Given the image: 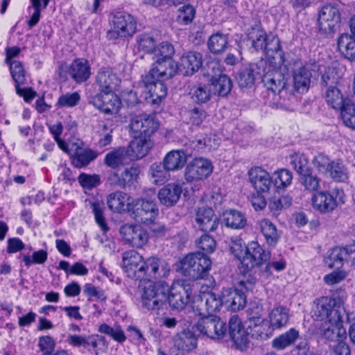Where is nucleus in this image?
<instances>
[{"label":"nucleus","mask_w":355,"mask_h":355,"mask_svg":"<svg viewBox=\"0 0 355 355\" xmlns=\"http://www.w3.org/2000/svg\"><path fill=\"white\" fill-rule=\"evenodd\" d=\"M349 314L344 308V302L339 297H322L315 302L314 315L319 320H325L321 327L324 338L329 341L339 342L346 338L347 332L343 327V315Z\"/></svg>","instance_id":"obj_1"},{"label":"nucleus","mask_w":355,"mask_h":355,"mask_svg":"<svg viewBox=\"0 0 355 355\" xmlns=\"http://www.w3.org/2000/svg\"><path fill=\"white\" fill-rule=\"evenodd\" d=\"M169 272L170 267L165 261L156 257L144 260L139 254L135 253V277L139 283L166 277Z\"/></svg>","instance_id":"obj_2"},{"label":"nucleus","mask_w":355,"mask_h":355,"mask_svg":"<svg viewBox=\"0 0 355 355\" xmlns=\"http://www.w3.org/2000/svg\"><path fill=\"white\" fill-rule=\"evenodd\" d=\"M143 306L149 311L158 312L166 306L168 285L165 282H147L139 284Z\"/></svg>","instance_id":"obj_3"},{"label":"nucleus","mask_w":355,"mask_h":355,"mask_svg":"<svg viewBox=\"0 0 355 355\" xmlns=\"http://www.w3.org/2000/svg\"><path fill=\"white\" fill-rule=\"evenodd\" d=\"M261 80L268 90L275 94H279L281 98H286L292 93V89H289L290 87L286 82L282 67L273 64L271 60L266 61Z\"/></svg>","instance_id":"obj_4"},{"label":"nucleus","mask_w":355,"mask_h":355,"mask_svg":"<svg viewBox=\"0 0 355 355\" xmlns=\"http://www.w3.org/2000/svg\"><path fill=\"white\" fill-rule=\"evenodd\" d=\"M182 272L192 279L205 278L211 267L210 259L201 252L191 253L180 261Z\"/></svg>","instance_id":"obj_5"},{"label":"nucleus","mask_w":355,"mask_h":355,"mask_svg":"<svg viewBox=\"0 0 355 355\" xmlns=\"http://www.w3.org/2000/svg\"><path fill=\"white\" fill-rule=\"evenodd\" d=\"M345 202L344 191L334 188L331 191H320L313 194L311 203L314 209L320 214H328Z\"/></svg>","instance_id":"obj_6"},{"label":"nucleus","mask_w":355,"mask_h":355,"mask_svg":"<svg viewBox=\"0 0 355 355\" xmlns=\"http://www.w3.org/2000/svg\"><path fill=\"white\" fill-rule=\"evenodd\" d=\"M341 14L337 3L324 5L318 12V24L320 32L326 35H332L339 27Z\"/></svg>","instance_id":"obj_7"},{"label":"nucleus","mask_w":355,"mask_h":355,"mask_svg":"<svg viewBox=\"0 0 355 355\" xmlns=\"http://www.w3.org/2000/svg\"><path fill=\"white\" fill-rule=\"evenodd\" d=\"M211 162L205 157H196L186 166L184 180L187 183H194L203 181L209 178L213 172Z\"/></svg>","instance_id":"obj_8"},{"label":"nucleus","mask_w":355,"mask_h":355,"mask_svg":"<svg viewBox=\"0 0 355 355\" xmlns=\"http://www.w3.org/2000/svg\"><path fill=\"white\" fill-rule=\"evenodd\" d=\"M191 295V285L186 280H178L168 288L167 300L173 309L182 310L189 302Z\"/></svg>","instance_id":"obj_9"},{"label":"nucleus","mask_w":355,"mask_h":355,"mask_svg":"<svg viewBox=\"0 0 355 355\" xmlns=\"http://www.w3.org/2000/svg\"><path fill=\"white\" fill-rule=\"evenodd\" d=\"M194 328L200 334L205 335L211 338H223L227 332V327L225 322L214 315H202Z\"/></svg>","instance_id":"obj_10"},{"label":"nucleus","mask_w":355,"mask_h":355,"mask_svg":"<svg viewBox=\"0 0 355 355\" xmlns=\"http://www.w3.org/2000/svg\"><path fill=\"white\" fill-rule=\"evenodd\" d=\"M132 16L124 12H117L110 18V28L107 32L109 40L130 35Z\"/></svg>","instance_id":"obj_11"},{"label":"nucleus","mask_w":355,"mask_h":355,"mask_svg":"<svg viewBox=\"0 0 355 355\" xmlns=\"http://www.w3.org/2000/svg\"><path fill=\"white\" fill-rule=\"evenodd\" d=\"M270 258V252L263 250L257 241L249 243L245 249V255L241 259V266L244 271L255 266L266 263Z\"/></svg>","instance_id":"obj_12"},{"label":"nucleus","mask_w":355,"mask_h":355,"mask_svg":"<svg viewBox=\"0 0 355 355\" xmlns=\"http://www.w3.org/2000/svg\"><path fill=\"white\" fill-rule=\"evenodd\" d=\"M223 305L222 295L217 296L211 292L202 293L193 301V308L200 315H213Z\"/></svg>","instance_id":"obj_13"},{"label":"nucleus","mask_w":355,"mask_h":355,"mask_svg":"<svg viewBox=\"0 0 355 355\" xmlns=\"http://www.w3.org/2000/svg\"><path fill=\"white\" fill-rule=\"evenodd\" d=\"M289 69L291 71L295 89L300 93L307 92L312 76L309 68L304 65L300 60H295L289 64Z\"/></svg>","instance_id":"obj_14"},{"label":"nucleus","mask_w":355,"mask_h":355,"mask_svg":"<svg viewBox=\"0 0 355 355\" xmlns=\"http://www.w3.org/2000/svg\"><path fill=\"white\" fill-rule=\"evenodd\" d=\"M252 46L257 51H261L267 54L269 52L277 51L280 45L278 38L272 34H267L261 29L254 30L249 34Z\"/></svg>","instance_id":"obj_15"},{"label":"nucleus","mask_w":355,"mask_h":355,"mask_svg":"<svg viewBox=\"0 0 355 355\" xmlns=\"http://www.w3.org/2000/svg\"><path fill=\"white\" fill-rule=\"evenodd\" d=\"M132 141L128 146L115 148L109 152L105 157V164L114 169L129 165L133 161Z\"/></svg>","instance_id":"obj_16"},{"label":"nucleus","mask_w":355,"mask_h":355,"mask_svg":"<svg viewBox=\"0 0 355 355\" xmlns=\"http://www.w3.org/2000/svg\"><path fill=\"white\" fill-rule=\"evenodd\" d=\"M120 83V78L110 68H101L96 76V84L99 93L115 92Z\"/></svg>","instance_id":"obj_17"},{"label":"nucleus","mask_w":355,"mask_h":355,"mask_svg":"<svg viewBox=\"0 0 355 355\" xmlns=\"http://www.w3.org/2000/svg\"><path fill=\"white\" fill-rule=\"evenodd\" d=\"M92 103L95 107L107 114H116L121 105L115 92L98 93L93 98Z\"/></svg>","instance_id":"obj_18"},{"label":"nucleus","mask_w":355,"mask_h":355,"mask_svg":"<svg viewBox=\"0 0 355 355\" xmlns=\"http://www.w3.org/2000/svg\"><path fill=\"white\" fill-rule=\"evenodd\" d=\"M159 123L154 114H142L135 117V135L150 139L159 128Z\"/></svg>","instance_id":"obj_19"},{"label":"nucleus","mask_w":355,"mask_h":355,"mask_svg":"<svg viewBox=\"0 0 355 355\" xmlns=\"http://www.w3.org/2000/svg\"><path fill=\"white\" fill-rule=\"evenodd\" d=\"M159 213L156 203L149 199H139L135 202V220L150 223L155 220Z\"/></svg>","instance_id":"obj_20"},{"label":"nucleus","mask_w":355,"mask_h":355,"mask_svg":"<svg viewBox=\"0 0 355 355\" xmlns=\"http://www.w3.org/2000/svg\"><path fill=\"white\" fill-rule=\"evenodd\" d=\"M266 66V61L261 60L257 63L250 64L242 69L237 78L239 85L241 87H252L256 80L261 79L262 72H264Z\"/></svg>","instance_id":"obj_21"},{"label":"nucleus","mask_w":355,"mask_h":355,"mask_svg":"<svg viewBox=\"0 0 355 355\" xmlns=\"http://www.w3.org/2000/svg\"><path fill=\"white\" fill-rule=\"evenodd\" d=\"M249 181L258 193H268L272 187L269 173L260 166L251 168L248 173Z\"/></svg>","instance_id":"obj_22"},{"label":"nucleus","mask_w":355,"mask_h":355,"mask_svg":"<svg viewBox=\"0 0 355 355\" xmlns=\"http://www.w3.org/2000/svg\"><path fill=\"white\" fill-rule=\"evenodd\" d=\"M229 334L238 349L244 350L248 347L249 333L245 330L237 315H233L229 320Z\"/></svg>","instance_id":"obj_23"},{"label":"nucleus","mask_w":355,"mask_h":355,"mask_svg":"<svg viewBox=\"0 0 355 355\" xmlns=\"http://www.w3.org/2000/svg\"><path fill=\"white\" fill-rule=\"evenodd\" d=\"M153 60L155 61L153 67L144 78L164 81L175 74L177 64L175 62H166L160 58Z\"/></svg>","instance_id":"obj_24"},{"label":"nucleus","mask_w":355,"mask_h":355,"mask_svg":"<svg viewBox=\"0 0 355 355\" xmlns=\"http://www.w3.org/2000/svg\"><path fill=\"white\" fill-rule=\"evenodd\" d=\"M354 252L355 242L345 247H335L329 252L324 261L329 268H340L343 266L344 261Z\"/></svg>","instance_id":"obj_25"},{"label":"nucleus","mask_w":355,"mask_h":355,"mask_svg":"<svg viewBox=\"0 0 355 355\" xmlns=\"http://www.w3.org/2000/svg\"><path fill=\"white\" fill-rule=\"evenodd\" d=\"M202 58V55L200 53L188 52L182 55L176 69L184 76H191L201 67Z\"/></svg>","instance_id":"obj_26"},{"label":"nucleus","mask_w":355,"mask_h":355,"mask_svg":"<svg viewBox=\"0 0 355 355\" xmlns=\"http://www.w3.org/2000/svg\"><path fill=\"white\" fill-rule=\"evenodd\" d=\"M195 220L199 229L203 232H214L218 225V218L214 211L207 207L197 209Z\"/></svg>","instance_id":"obj_27"},{"label":"nucleus","mask_w":355,"mask_h":355,"mask_svg":"<svg viewBox=\"0 0 355 355\" xmlns=\"http://www.w3.org/2000/svg\"><path fill=\"white\" fill-rule=\"evenodd\" d=\"M223 305L232 311L243 309L246 304V296L243 292L236 288H224L222 291Z\"/></svg>","instance_id":"obj_28"},{"label":"nucleus","mask_w":355,"mask_h":355,"mask_svg":"<svg viewBox=\"0 0 355 355\" xmlns=\"http://www.w3.org/2000/svg\"><path fill=\"white\" fill-rule=\"evenodd\" d=\"M182 186L183 183L176 182L163 187L157 194L159 202L166 207L175 205L180 198Z\"/></svg>","instance_id":"obj_29"},{"label":"nucleus","mask_w":355,"mask_h":355,"mask_svg":"<svg viewBox=\"0 0 355 355\" xmlns=\"http://www.w3.org/2000/svg\"><path fill=\"white\" fill-rule=\"evenodd\" d=\"M107 206L114 212L131 211L133 209V198L121 191L110 193L107 198Z\"/></svg>","instance_id":"obj_30"},{"label":"nucleus","mask_w":355,"mask_h":355,"mask_svg":"<svg viewBox=\"0 0 355 355\" xmlns=\"http://www.w3.org/2000/svg\"><path fill=\"white\" fill-rule=\"evenodd\" d=\"M146 88L148 89V96L146 97V100L152 104H159L167 94V88L162 80H157L147 78H143Z\"/></svg>","instance_id":"obj_31"},{"label":"nucleus","mask_w":355,"mask_h":355,"mask_svg":"<svg viewBox=\"0 0 355 355\" xmlns=\"http://www.w3.org/2000/svg\"><path fill=\"white\" fill-rule=\"evenodd\" d=\"M69 73L77 83L87 81L91 76V67L87 60L77 58L71 64Z\"/></svg>","instance_id":"obj_32"},{"label":"nucleus","mask_w":355,"mask_h":355,"mask_svg":"<svg viewBox=\"0 0 355 355\" xmlns=\"http://www.w3.org/2000/svg\"><path fill=\"white\" fill-rule=\"evenodd\" d=\"M337 48L346 59L355 61V38L349 33H342L337 39Z\"/></svg>","instance_id":"obj_33"},{"label":"nucleus","mask_w":355,"mask_h":355,"mask_svg":"<svg viewBox=\"0 0 355 355\" xmlns=\"http://www.w3.org/2000/svg\"><path fill=\"white\" fill-rule=\"evenodd\" d=\"M187 159V155L183 150H171L165 156L163 164L168 171H178L185 165Z\"/></svg>","instance_id":"obj_34"},{"label":"nucleus","mask_w":355,"mask_h":355,"mask_svg":"<svg viewBox=\"0 0 355 355\" xmlns=\"http://www.w3.org/2000/svg\"><path fill=\"white\" fill-rule=\"evenodd\" d=\"M349 171L347 166L340 159H334L325 178L336 182H345L349 179Z\"/></svg>","instance_id":"obj_35"},{"label":"nucleus","mask_w":355,"mask_h":355,"mask_svg":"<svg viewBox=\"0 0 355 355\" xmlns=\"http://www.w3.org/2000/svg\"><path fill=\"white\" fill-rule=\"evenodd\" d=\"M259 227L266 243L270 246H275L281 237V232L276 226L268 219H262L259 223Z\"/></svg>","instance_id":"obj_36"},{"label":"nucleus","mask_w":355,"mask_h":355,"mask_svg":"<svg viewBox=\"0 0 355 355\" xmlns=\"http://www.w3.org/2000/svg\"><path fill=\"white\" fill-rule=\"evenodd\" d=\"M174 345L184 352L191 351L197 346V337L193 331L184 330L175 337Z\"/></svg>","instance_id":"obj_37"},{"label":"nucleus","mask_w":355,"mask_h":355,"mask_svg":"<svg viewBox=\"0 0 355 355\" xmlns=\"http://www.w3.org/2000/svg\"><path fill=\"white\" fill-rule=\"evenodd\" d=\"M289 310L283 306L274 307L269 313L270 326L273 329L285 327L289 320Z\"/></svg>","instance_id":"obj_38"},{"label":"nucleus","mask_w":355,"mask_h":355,"mask_svg":"<svg viewBox=\"0 0 355 355\" xmlns=\"http://www.w3.org/2000/svg\"><path fill=\"white\" fill-rule=\"evenodd\" d=\"M222 223L227 227L241 230L246 225V218L242 212L230 209L223 213Z\"/></svg>","instance_id":"obj_39"},{"label":"nucleus","mask_w":355,"mask_h":355,"mask_svg":"<svg viewBox=\"0 0 355 355\" xmlns=\"http://www.w3.org/2000/svg\"><path fill=\"white\" fill-rule=\"evenodd\" d=\"M324 99L327 104L334 110H339L345 104L347 98H344L341 91L334 85H330L326 90Z\"/></svg>","instance_id":"obj_40"},{"label":"nucleus","mask_w":355,"mask_h":355,"mask_svg":"<svg viewBox=\"0 0 355 355\" xmlns=\"http://www.w3.org/2000/svg\"><path fill=\"white\" fill-rule=\"evenodd\" d=\"M73 153L72 162L78 168H82L88 165L90 162L96 157V154L92 150L76 146Z\"/></svg>","instance_id":"obj_41"},{"label":"nucleus","mask_w":355,"mask_h":355,"mask_svg":"<svg viewBox=\"0 0 355 355\" xmlns=\"http://www.w3.org/2000/svg\"><path fill=\"white\" fill-rule=\"evenodd\" d=\"M299 331L294 328H291L275 338L272 340V346L277 349H284L293 344L299 338Z\"/></svg>","instance_id":"obj_42"},{"label":"nucleus","mask_w":355,"mask_h":355,"mask_svg":"<svg viewBox=\"0 0 355 355\" xmlns=\"http://www.w3.org/2000/svg\"><path fill=\"white\" fill-rule=\"evenodd\" d=\"M228 42V35L217 32L209 37L208 47L213 53H220L226 49Z\"/></svg>","instance_id":"obj_43"},{"label":"nucleus","mask_w":355,"mask_h":355,"mask_svg":"<svg viewBox=\"0 0 355 355\" xmlns=\"http://www.w3.org/2000/svg\"><path fill=\"white\" fill-rule=\"evenodd\" d=\"M175 53L173 44L168 42H162L153 51V59L160 58L164 62H174L172 57Z\"/></svg>","instance_id":"obj_44"},{"label":"nucleus","mask_w":355,"mask_h":355,"mask_svg":"<svg viewBox=\"0 0 355 355\" xmlns=\"http://www.w3.org/2000/svg\"><path fill=\"white\" fill-rule=\"evenodd\" d=\"M338 110L340 111V117L345 126L355 130V105L352 101L347 100L345 104Z\"/></svg>","instance_id":"obj_45"},{"label":"nucleus","mask_w":355,"mask_h":355,"mask_svg":"<svg viewBox=\"0 0 355 355\" xmlns=\"http://www.w3.org/2000/svg\"><path fill=\"white\" fill-rule=\"evenodd\" d=\"M191 99L196 103H205L209 101L211 92L209 87L202 84L193 85L189 90Z\"/></svg>","instance_id":"obj_46"},{"label":"nucleus","mask_w":355,"mask_h":355,"mask_svg":"<svg viewBox=\"0 0 355 355\" xmlns=\"http://www.w3.org/2000/svg\"><path fill=\"white\" fill-rule=\"evenodd\" d=\"M272 178V184L277 189H285L291 185L293 180L292 172L288 169L282 168L275 171Z\"/></svg>","instance_id":"obj_47"},{"label":"nucleus","mask_w":355,"mask_h":355,"mask_svg":"<svg viewBox=\"0 0 355 355\" xmlns=\"http://www.w3.org/2000/svg\"><path fill=\"white\" fill-rule=\"evenodd\" d=\"M153 146L149 138L135 135V159L145 157Z\"/></svg>","instance_id":"obj_48"},{"label":"nucleus","mask_w":355,"mask_h":355,"mask_svg":"<svg viewBox=\"0 0 355 355\" xmlns=\"http://www.w3.org/2000/svg\"><path fill=\"white\" fill-rule=\"evenodd\" d=\"M334 159L324 153H318L313 156L311 163L313 168L324 177Z\"/></svg>","instance_id":"obj_49"},{"label":"nucleus","mask_w":355,"mask_h":355,"mask_svg":"<svg viewBox=\"0 0 355 355\" xmlns=\"http://www.w3.org/2000/svg\"><path fill=\"white\" fill-rule=\"evenodd\" d=\"M195 15V8L190 4H185L178 8L176 21L180 25H188L193 21Z\"/></svg>","instance_id":"obj_50"},{"label":"nucleus","mask_w":355,"mask_h":355,"mask_svg":"<svg viewBox=\"0 0 355 355\" xmlns=\"http://www.w3.org/2000/svg\"><path fill=\"white\" fill-rule=\"evenodd\" d=\"M205 117V112L203 110L198 107L187 110L182 113V119L187 123L193 125H200Z\"/></svg>","instance_id":"obj_51"},{"label":"nucleus","mask_w":355,"mask_h":355,"mask_svg":"<svg viewBox=\"0 0 355 355\" xmlns=\"http://www.w3.org/2000/svg\"><path fill=\"white\" fill-rule=\"evenodd\" d=\"M83 292L89 302H105L107 300L105 291L91 283H87L83 286Z\"/></svg>","instance_id":"obj_52"},{"label":"nucleus","mask_w":355,"mask_h":355,"mask_svg":"<svg viewBox=\"0 0 355 355\" xmlns=\"http://www.w3.org/2000/svg\"><path fill=\"white\" fill-rule=\"evenodd\" d=\"M168 170L162 164L154 163L150 166V173L153 182L156 185L164 184L169 179Z\"/></svg>","instance_id":"obj_53"},{"label":"nucleus","mask_w":355,"mask_h":355,"mask_svg":"<svg viewBox=\"0 0 355 355\" xmlns=\"http://www.w3.org/2000/svg\"><path fill=\"white\" fill-rule=\"evenodd\" d=\"M80 101V96L77 92L66 93L60 95L55 103L57 108H72L76 107Z\"/></svg>","instance_id":"obj_54"},{"label":"nucleus","mask_w":355,"mask_h":355,"mask_svg":"<svg viewBox=\"0 0 355 355\" xmlns=\"http://www.w3.org/2000/svg\"><path fill=\"white\" fill-rule=\"evenodd\" d=\"M290 159L291 164L300 175L311 172V169L309 166L308 159L304 154L295 153L291 155Z\"/></svg>","instance_id":"obj_55"},{"label":"nucleus","mask_w":355,"mask_h":355,"mask_svg":"<svg viewBox=\"0 0 355 355\" xmlns=\"http://www.w3.org/2000/svg\"><path fill=\"white\" fill-rule=\"evenodd\" d=\"M98 331L110 336L113 340L119 343H122L126 339L124 331L118 325L110 327L107 324H102L98 327Z\"/></svg>","instance_id":"obj_56"},{"label":"nucleus","mask_w":355,"mask_h":355,"mask_svg":"<svg viewBox=\"0 0 355 355\" xmlns=\"http://www.w3.org/2000/svg\"><path fill=\"white\" fill-rule=\"evenodd\" d=\"M291 204L292 198L290 196H282L279 198H271L268 207L274 215H278L282 209L289 207Z\"/></svg>","instance_id":"obj_57"},{"label":"nucleus","mask_w":355,"mask_h":355,"mask_svg":"<svg viewBox=\"0 0 355 355\" xmlns=\"http://www.w3.org/2000/svg\"><path fill=\"white\" fill-rule=\"evenodd\" d=\"M214 91L219 96H225L231 91L232 81L226 75L221 74L219 77L212 83Z\"/></svg>","instance_id":"obj_58"},{"label":"nucleus","mask_w":355,"mask_h":355,"mask_svg":"<svg viewBox=\"0 0 355 355\" xmlns=\"http://www.w3.org/2000/svg\"><path fill=\"white\" fill-rule=\"evenodd\" d=\"M22 261L26 266L29 267L33 264H43L46 262L48 254L44 250H40L33 253L32 256L29 254H21Z\"/></svg>","instance_id":"obj_59"},{"label":"nucleus","mask_w":355,"mask_h":355,"mask_svg":"<svg viewBox=\"0 0 355 355\" xmlns=\"http://www.w3.org/2000/svg\"><path fill=\"white\" fill-rule=\"evenodd\" d=\"M10 67V71L15 85H26V77L23 64L21 62H12Z\"/></svg>","instance_id":"obj_60"},{"label":"nucleus","mask_w":355,"mask_h":355,"mask_svg":"<svg viewBox=\"0 0 355 355\" xmlns=\"http://www.w3.org/2000/svg\"><path fill=\"white\" fill-rule=\"evenodd\" d=\"M299 180L307 191H315L320 187V180L317 175H313L312 171L301 175Z\"/></svg>","instance_id":"obj_61"},{"label":"nucleus","mask_w":355,"mask_h":355,"mask_svg":"<svg viewBox=\"0 0 355 355\" xmlns=\"http://www.w3.org/2000/svg\"><path fill=\"white\" fill-rule=\"evenodd\" d=\"M133 167L131 166L130 168H126L121 172L119 175L117 173H114L110 180H113V182L121 187H125L132 184L133 179Z\"/></svg>","instance_id":"obj_62"},{"label":"nucleus","mask_w":355,"mask_h":355,"mask_svg":"<svg viewBox=\"0 0 355 355\" xmlns=\"http://www.w3.org/2000/svg\"><path fill=\"white\" fill-rule=\"evenodd\" d=\"M56 343L50 336H42L38 339V347L42 352V355H52L54 353Z\"/></svg>","instance_id":"obj_63"},{"label":"nucleus","mask_w":355,"mask_h":355,"mask_svg":"<svg viewBox=\"0 0 355 355\" xmlns=\"http://www.w3.org/2000/svg\"><path fill=\"white\" fill-rule=\"evenodd\" d=\"M92 211L94 214L96 223L100 227L101 230L104 233H106L109 230V227L107 226L105 218L104 216L103 206L101 205L99 202H96L92 204Z\"/></svg>","instance_id":"obj_64"}]
</instances>
